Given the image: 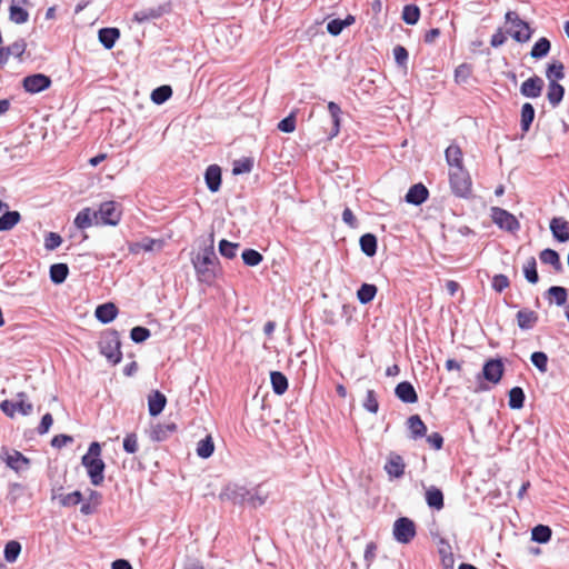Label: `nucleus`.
<instances>
[{
    "label": "nucleus",
    "mask_w": 569,
    "mask_h": 569,
    "mask_svg": "<svg viewBox=\"0 0 569 569\" xmlns=\"http://www.w3.org/2000/svg\"><path fill=\"white\" fill-rule=\"evenodd\" d=\"M191 262L196 271L198 281L212 284L217 279L221 268L219 259L214 251V233L211 232L199 251L191 257Z\"/></svg>",
    "instance_id": "1"
},
{
    "label": "nucleus",
    "mask_w": 569,
    "mask_h": 569,
    "mask_svg": "<svg viewBox=\"0 0 569 569\" xmlns=\"http://www.w3.org/2000/svg\"><path fill=\"white\" fill-rule=\"evenodd\" d=\"M101 446L99 442H91L88 452L82 456L81 463L86 468L90 482L100 486L104 480L106 463L100 458Z\"/></svg>",
    "instance_id": "2"
},
{
    "label": "nucleus",
    "mask_w": 569,
    "mask_h": 569,
    "mask_svg": "<svg viewBox=\"0 0 569 569\" xmlns=\"http://www.w3.org/2000/svg\"><path fill=\"white\" fill-rule=\"evenodd\" d=\"M503 363L501 359H489L485 362L481 372L476 377L477 386L475 392H485L491 389V385H497L503 376Z\"/></svg>",
    "instance_id": "3"
},
{
    "label": "nucleus",
    "mask_w": 569,
    "mask_h": 569,
    "mask_svg": "<svg viewBox=\"0 0 569 569\" xmlns=\"http://www.w3.org/2000/svg\"><path fill=\"white\" fill-rule=\"evenodd\" d=\"M99 351L111 365H118L122 360L120 335L114 329H108L101 333Z\"/></svg>",
    "instance_id": "4"
},
{
    "label": "nucleus",
    "mask_w": 569,
    "mask_h": 569,
    "mask_svg": "<svg viewBox=\"0 0 569 569\" xmlns=\"http://www.w3.org/2000/svg\"><path fill=\"white\" fill-rule=\"evenodd\" d=\"M449 183L452 193L462 199H468L472 193V181L469 172L463 167L449 169Z\"/></svg>",
    "instance_id": "5"
},
{
    "label": "nucleus",
    "mask_w": 569,
    "mask_h": 569,
    "mask_svg": "<svg viewBox=\"0 0 569 569\" xmlns=\"http://www.w3.org/2000/svg\"><path fill=\"white\" fill-rule=\"evenodd\" d=\"M94 211L97 213L96 226H118L122 216L121 206L116 201H104Z\"/></svg>",
    "instance_id": "6"
},
{
    "label": "nucleus",
    "mask_w": 569,
    "mask_h": 569,
    "mask_svg": "<svg viewBox=\"0 0 569 569\" xmlns=\"http://www.w3.org/2000/svg\"><path fill=\"white\" fill-rule=\"evenodd\" d=\"M505 18L506 22L511 24V28L508 30V33L517 42L523 43L530 40L533 30L530 28L528 22L520 19L519 14L516 11H508Z\"/></svg>",
    "instance_id": "7"
},
{
    "label": "nucleus",
    "mask_w": 569,
    "mask_h": 569,
    "mask_svg": "<svg viewBox=\"0 0 569 569\" xmlns=\"http://www.w3.org/2000/svg\"><path fill=\"white\" fill-rule=\"evenodd\" d=\"M0 459L17 473L28 470L31 465V460L28 457L18 450H10L6 446L0 449Z\"/></svg>",
    "instance_id": "8"
},
{
    "label": "nucleus",
    "mask_w": 569,
    "mask_h": 569,
    "mask_svg": "<svg viewBox=\"0 0 569 569\" xmlns=\"http://www.w3.org/2000/svg\"><path fill=\"white\" fill-rule=\"evenodd\" d=\"M392 533L397 542L407 545L416 537V525L410 518L400 517L393 523Z\"/></svg>",
    "instance_id": "9"
},
{
    "label": "nucleus",
    "mask_w": 569,
    "mask_h": 569,
    "mask_svg": "<svg viewBox=\"0 0 569 569\" xmlns=\"http://www.w3.org/2000/svg\"><path fill=\"white\" fill-rule=\"evenodd\" d=\"M491 219L495 224L505 231L515 233L520 229V222L518 219L512 213L502 208L492 207Z\"/></svg>",
    "instance_id": "10"
},
{
    "label": "nucleus",
    "mask_w": 569,
    "mask_h": 569,
    "mask_svg": "<svg viewBox=\"0 0 569 569\" xmlns=\"http://www.w3.org/2000/svg\"><path fill=\"white\" fill-rule=\"evenodd\" d=\"M17 398L18 401L3 400L0 403V409L9 418H13L17 411L23 416H28L33 410L32 403L27 401L26 392H19Z\"/></svg>",
    "instance_id": "11"
},
{
    "label": "nucleus",
    "mask_w": 569,
    "mask_h": 569,
    "mask_svg": "<svg viewBox=\"0 0 569 569\" xmlns=\"http://www.w3.org/2000/svg\"><path fill=\"white\" fill-rule=\"evenodd\" d=\"M249 489L237 483H230L226 486L219 493L221 501H229L233 505L243 506L247 503Z\"/></svg>",
    "instance_id": "12"
},
{
    "label": "nucleus",
    "mask_w": 569,
    "mask_h": 569,
    "mask_svg": "<svg viewBox=\"0 0 569 569\" xmlns=\"http://www.w3.org/2000/svg\"><path fill=\"white\" fill-rule=\"evenodd\" d=\"M52 81L43 73L27 76L22 81L23 89L29 93H39L50 88Z\"/></svg>",
    "instance_id": "13"
},
{
    "label": "nucleus",
    "mask_w": 569,
    "mask_h": 569,
    "mask_svg": "<svg viewBox=\"0 0 569 569\" xmlns=\"http://www.w3.org/2000/svg\"><path fill=\"white\" fill-rule=\"evenodd\" d=\"M385 471L390 478H401L405 475L406 463L403 458L395 452H389L385 465Z\"/></svg>",
    "instance_id": "14"
},
{
    "label": "nucleus",
    "mask_w": 569,
    "mask_h": 569,
    "mask_svg": "<svg viewBox=\"0 0 569 569\" xmlns=\"http://www.w3.org/2000/svg\"><path fill=\"white\" fill-rule=\"evenodd\" d=\"M545 81L539 76H532L520 86V93L526 98H538L541 96Z\"/></svg>",
    "instance_id": "15"
},
{
    "label": "nucleus",
    "mask_w": 569,
    "mask_h": 569,
    "mask_svg": "<svg viewBox=\"0 0 569 569\" xmlns=\"http://www.w3.org/2000/svg\"><path fill=\"white\" fill-rule=\"evenodd\" d=\"M406 426L408 429V438L417 441L419 439H422L426 437L427 433V426L422 421L419 415H412L410 416L407 421Z\"/></svg>",
    "instance_id": "16"
},
{
    "label": "nucleus",
    "mask_w": 569,
    "mask_h": 569,
    "mask_svg": "<svg viewBox=\"0 0 569 569\" xmlns=\"http://www.w3.org/2000/svg\"><path fill=\"white\" fill-rule=\"evenodd\" d=\"M204 181L210 192L216 193L221 188L222 171L218 164H210L204 172Z\"/></svg>",
    "instance_id": "17"
},
{
    "label": "nucleus",
    "mask_w": 569,
    "mask_h": 569,
    "mask_svg": "<svg viewBox=\"0 0 569 569\" xmlns=\"http://www.w3.org/2000/svg\"><path fill=\"white\" fill-rule=\"evenodd\" d=\"M550 231L553 238L559 242L569 240V222L562 217H555L550 220Z\"/></svg>",
    "instance_id": "18"
},
{
    "label": "nucleus",
    "mask_w": 569,
    "mask_h": 569,
    "mask_svg": "<svg viewBox=\"0 0 569 569\" xmlns=\"http://www.w3.org/2000/svg\"><path fill=\"white\" fill-rule=\"evenodd\" d=\"M396 397L405 403H416L418 395L415 387L409 381H401L395 388Z\"/></svg>",
    "instance_id": "19"
},
{
    "label": "nucleus",
    "mask_w": 569,
    "mask_h": 569,
    "mask_svg": "<svg viewBox=\"0 0 569 569\" xmlns=\"http://www.w3.org/2000/svg\"><path fill=\"white\" fill-rule=\"evenodd\" d=\"M429 197V191L427 187L422 183H416L408 190L405 199L408 203L420 206Z\"/></svg>",
    "instance_id": "20"
},
{
    "label": "nucleus",
    "mask_w": 569,
    "mask_h": 569,
    "mask_svg": "<svg viewBox=\"0 0 569 569\" xmlns=\"http://www.w3.org/2000/svg\"><path fill=\"white\" fill-rule=\"evenodd\" d=\"M178 427L174 422L157 423L151 428L150 438L152 441L162 442L177 431Z\"/></svg>",
    "instance_id": "21"
},
{
    "label": "nucleus",
    "mask_w": 569,
    "mask_h": 569,
    "mask_svg": "<svg viewBox=\"0 0 569 569\" xmlns=\"http://www.w3.org/2000/svg\"><path fill=\"white\" fill-rule=\"evenodd\" d=\"M517 325L521 330L532 329L539 320L536 311L529 309H521L516 315Z\"/></svg>",
    "instance_id": "22"
},
{
    "label": "nucleus",
    "mask_w": 569,
    "mask_h": 569,
    "mask_svg": "<svg viewBox=\"0 0 569 569\" xmlns=\"http://www.w3.org/2000/svg\"><path fill=\"white\" fill-rule=\"evenodd\" d=\"M166 405H167V398L162 392L154 390L149 395L148 409H149V415L151 417L159 416L163 411Z\"/></svg>",
    "instance_id": "23"
},
{
    "label": "nucleus",
    "mask_w": 569,
    "mask_h": 569,
    "mask_svg": "<svg viewBox=\"0 0 569 569\" xmlns=\"http://www.w3.org/2000/svg\"><path fill=\"white\" fill-rule=\"evenodd\" d=\"M96 318L103 325L110 323L118 316V308L113 302L99 305L96 308Z\"/></svg>",
    "instance_id": "24"
},
{
    "label": "nucleus",
    "mask_w": 569,
    "mask_h": 569,
    "mask_svg": "<svg viewBox=\"0 0 569 569\" xmlns=\"http://www.w3.org/2000/svg\"><path fill=\"white\" fill-rule=\"evenodd\" d=\"M97 220V213L93 209L87 207V208H83L81 209L74 220H73V223L74 226L80 229V230H84L91 226H96V221Z\"/></svg>",
    "instance_id": "25"
},
{
    "label": "nucleus",
    "mask_w": 569,
    "mask_h": 569,
    "mask_svg": "<svg viewBox=\"0 0 569 569\" xmlns=\"http://www.w3.org/2000/svg\"><path fill=\"white\" fill-rule=\"evenodd\" d=\"M119 38L120 31L118 28H101L98 32V39L107 50L112 49Z\"/></svg>",
    "instance_id": "26"
},
{
    "label": "nucleus",
    "mask_w": 569,
    "mask_h": 569,
    "mask_svg": "<svg viewBox=\"0 0 569 569\" xmlns=\"http://www.w3.org/2000/svg\"><path fill=\"white\" fill-rule=\"evenodd\" d=\"M540 261L545 264H550L556 272H562L563 266L560 261L559 253L550 248L543 249L539 254Z\"/></svg>",
    "instance_id": "27"
},
{
    "label": "nucleus",
    "mask_w": 569,
    "mask_h": 569,
    "mask_svg": "<svg viewBox=\"0 0 569 569\" xmlns=\"http://www.w3.org/2000/svg\"><path fill=\"white\" fill-rule=\"evenodd\" d=\"M359 244H360L361 251L367 257L371 258L377 253L378 240L373 233L368 232V233L362 234L359 239Z\"/></svg>",
    "instance_id": "28"
},
{
    "label": "nucleus",
    "mask_w": 569,
    "mask_h": 569,
    "mask_svg": "<svg viewBox=\"0 0 569 569\" xmlns=\"http://www.w3.org/2000/svg\"><path fill=\"white\" fill-rule=\"evenodd\" d=\"M26 0H12V3L9 8V19L17 24L26 23L29 20V12L17 4V2L20 3Z\"/></svg>",
    "instance_id": "29"
},
{
    "label": "nucleus",
    "mask_w": 569,
    "mask_h": 569,
    "mask_svg": "<svg viewBox=\"0 0 569 569\" xmlns=\"http://www.w3.org/2000/svg\"><path fill=\"white\" fill-rule=\"evenodd\" d=\"M446 160L450 169H456L458 167H463L462 160L463 154L458 144H450L445 152Z\"/></svg>",
    "instance_id": "30"
},
{
    "label": "nucleus",
    "mask_w": 569,
    "mask_h": 569,
    "mask_svg": "<svg viewBox=\"0 0 569 569\" xmlns=\"http://www.w3.org/2000/svg\"><path fill=\"white\" fill-rule=\"evenodd\" d=\"M328 111L330 113L331 121H332V128H331L329 138H333V137L338 136L340 132V121H341L342 110L338 103L330 101L328 103Z\"/></svg>",
    "instance_id": "31"
},
{
    "label": "nucleus",
    "mask_w": 569,
    "mask_h": 569,
    "mask_svg": "<svg viewBox=\"0 0 569 569\" xmlns=\"http://www.w3.org/2000/svg\"><path fill=\"white\" fill-rule=\"evenodd\" d=\"M426 502L430 508L441 510L445 506L442 491L439 488L431 486L426 491Z\"/></svg>",
    "instance_id": "32"
},
{
    "label": "nucleus",
    "mask_w": 569,
    "mask_h": 569,
    "mask_svg": "<svg viewBox=\"0 0 569 569\" xmlns=\"http://www.w3.org/2000/svg\"><path fill=\"white\" fill-rule=\"evenodd\" d=\"M565 96V88L559 82L550 81L548 83L547 99L556 108L560 104Z\"/></svg>",
    "instance_id": "33"
},
{
    "label": "nucleus",
    "mask_w": 569,
    "mask_h": 569,
    "mask_svg": "<svg viewBox=\"0 0 569 569\" xmlns=\"http://www.w3.org/2000/svg\"><path fill=\"white\" fill-rule=\"evenodd\" d=\"M508 406L510 409L519 410L525 406L526 395L521 387H513L508 393Z\"/></svg>",
    "instance_id": "34"
},
{
    "label": "nucleus",
    "mask_w": 569,
    "mask_h": 569,
    "mask_svg": "<svg viewBox=\"0 0 569 569\" xmlns=\"http://www.w3.org/2000/svg\"><path fill=\"white\" fill-rule=\"evenodd\" d=\"M270 381L272 386V390L276 395L281 396L288 390V379L280 371H271L270 372Z\"/></svg>",
    "instance_id": "35"
},
{
    "label": "nucleus",
    "mask_w": 569,
    "mask_h": 569,
    "mask_svg": "<svg viewBox=\"0 0 569 569\" xmlns=\"http://www.w3.org/2000/svg\"><path fill=\"white\" fill-rule=\"evenodd\" d=\"M69 274V267L67 263H54L50 267L49 276L50 280L54 284H61L66 281Z\"/></svg>",
    "instance_id": "36"
},
{
    "label": "nucleus",
    "mask_w": 569,
    "mask_h": 569,
    "mask_svg": "<svg viewBox=\"0 0 569 569\" xmlns=\"http://www.w3.org/2000/svg\"><path fill=\"white\" fill-rule=\"evenodd\" d=\"M535 108L531 103L526 102L521 107V114H520V127L523 132H528L533 120H535Z\"/></svg>",
    "instance_id": "37"
},
{
    "label": "nucleus",
    "mask_w": 569,
    "mask_h": 569,
    "mask_svg": "<svg viewBox=\"0 0 569 569\" xmlns=\"http://www.w3.org/2000/svg\"><path fill=\"white\" fill-rule=\"evenodd\" d=\"M551 49V42L546 37H542L536 41L533 47L531 48L530 56L533 59H542L548 56Z\"/></svg>",
    "instance_id": "38"
},
{
    "label": "nucleus",
    "mask_w": 569,
    "mask_h": 569,
    "mask_svg": "<svg viewBox=\"0 0 569 569\" xmlns=\"http://www.w3.org/2000/svg\"><path fill=\"white\" fill-rule=\"evenodd\" d=\"M163 14L161 7L142 9L133 14V21L143 23L153 19H158Z\"/></svg>",
    "instance_id": "39"
},
{
    "label": "nucleus",
    "mask_w": 569,
    "mask_h": 569,
    "mask_svg": "<svg viewBox=\"0 0 569 569\" xmlns=\"http://www.w3.org/2000/svg\"><path fill=\"white\" fill-rule=\"evenodd\" d=\"M377 292H378V289L375 284L362 283L357 291V298L360 303L367 305L375 299Z\"/></svg>",
    "instance_id": "40"
},
{
    "label": "nucleus",
    "mask_w": 569,
    "mask_h": 569,
    "mask_svg": "<svg viewBox=\"0 0 569 569\" xmlns=\"http://www.w3.org/2000/svg\"><path fill=\"white\" fill-rule=\"evenodd\" d=\"M547 79L553 82H558L565 78V66L561 61L556 60L548 64L546 69Z\"/></svg>",
    "instance_id": "41"
},
{
    "label": "nucleus",
    "mask_w": 569,
    "mask_h": 569,
    "mask_svg": "<svg viewBox=\"0 0 569 569\" xmlns=\"http://www.w3.org/2000/svg\"><path fill=\"white\" fill-rule=\"evenodd\" d=\"M552 531L549 526L538 525L531 531V540L538 543H547L551 539Z\"/></svg>",
    "instance_id": "42"
},
{
    "label": "nucleus",
    "mask_w": 569,
    "mask_h": 569,
    "mask_svg": "<svg viewBox=\"0 0 569 569\" xmlns=\"http://www.w3.org/2000/svg\"><path fill=\"white\" fill-rule=\"evenodd\" d=\"M21 220L18 211H7L0 217V231H9Z\"/></svg>",
    "instance_id": "43"
},
{
    "label": "nucleus",
    "mask_w": 569,
    "mask_h": 569,
    "mask_svg": "<svg viewBox=\"0 0 569 569\" xmlns=\"http://www.w3.org/2000/svg\"><path fill=\"white\" fill-rule=\"evenodd\" d=\"M214 451V443L211 436L201 439L197 445V455L202 459H208Z\"/></svg>",
    "instance_id": "44"
},
{
    "label": "nucleus",
    "mask_w": 569,
    "mask_h": 569,
    "mask_svg": "<svg viewBox=\"0 0 569 569\" xmlns=\"http://www.w3.org/2000/svg\"><path fill=\"white\" fill-rule=\"evenodd\" d=\"M253 158L246 157L238 160H234L232 163V173L234 176L249 173L253 168Z\"/></svg>",
    "instance_id": "45"
},
{
    "label": "nucleus",
    "mask_w": 569,
    "mask_h": 569,
    "mask_svg": "<svg viewBox=\"0 0 569 569\" xmlns=\"http://www.w3.org/2000/svg\"><path fill=\"white\" fill-rule=\"evenodd\" d=\"M240 244L237 242H231L226 239L220 240L218 249L219 253L227 259H233L237 257V251Z\"/></svg>",
    "instance_id": "46"
},
{
    "label": "nucleus",
    "mask_w": 569,
    "mask_h": 569,
    "mask_svg": "<svg viewBox=\"0 0 569 569\" xmlns=\"http://www.w3.org/2000/svg\"><path fill=\"white\" fill-rule=\"evenodd\" d=\"M523 274L528 282L536 284L539 281L537 271V261L535 257H530L523 266Z\"/></svg>",
    "instance_id": "47"
},
{
    "label": "nucleus",
    "mask_w": 569,
    "mask_h": 569,
    "mask_svg": "<svg viewBox=\"0 0 569 569\" xmlns=\"http://www.w3.org/2000/svg\"><path fill=\"white\" fill-rule=\"evenodd\" d=\"M420 18V9L416 4H406L402 10V20L410 26L416 24Z\"/></svg>",
    "instance_id": "48"
},
{
    "label": "nucleus",
    "mask_w": 569,
    "mask_h": 569,
    "mask_svg": "<svg viewBox=\"0 0 569 569\" xmlns=\"http://www.w3.org/2000/svg\"><path fill=\"white\" fill-rule=\"evenodd\" d=\"M546 295L553 298L557 306H563L567 301L568 291L565 287L552 286L547 290Z\"/></svg>",
    "instance_id": "49"
},
{
    "label": "nucleus",
    "mask_w": 569,
    "mask_h": 569,
    "mask_svg": "<svg viewBox=\"0 0 569 569\" xmlns=\"http://www.w3.org/2000/svg\"><path fill=\"white\" fill-rule=\"evenodd\" d=\"M172 96L170 86H160L151 92V100L157 104L164 103Z\"/></svg>",
    "instance_id": "50"
},
{
    "label": "nucleus",
    "mask_w": 569,
    "mask_h": 569,
    "mask_svg": "<svg viewBox=\"0 0 569 569\" xmlns=\"http://www.w3.org/2000/svg\"><path fill=\"white\" fill-rule=\"evenodd\" d=\"M241 258L243 263L248 267H256L263 260V256L254 249H244Z\"/></svg>",
    "instance_id": "51"
},
{
    "label": "nucleus",
    "mask_w": 569,
    "mask_h": 569,
    "mask_svg": "<svg viewBox=\"0 0 569 569\" xmlns=\"http://www.w3.org/2000/svg\"><path fill=\"white\" fill-rule=\"evenodd\" d=\"M21 552V545L16 540H11L4 546V559L8 562H14Z\"/></svg>",
    "instance_id": "52"
},
{
    "label": "nucleus",
    "mask_w": 569,
    "mask_h": 569,
    "mask_svg": "<svg viewBox=\"0 0 569 569\" xmlns=\"http://www.w3.org/2000/svg\"><path fill=\"white\" fill-rule=\"evenodd\" d=\"M530 360L532 365L541 372L548 370V356L543 351H535L531 353Z\"/></svg>",
    "instance_id": "53"
},
{
    "label": "nucleus",
    "mask_w": 569,
    "mask_h": 569,
    "mask_svg": "<svg viewBox=\"0 0 569 569\" xmlns=\"http://www.w3.org/2000/svg\"><path fill=\"white\" fill-rule=\"evenodd\" d=\"M82 499H83V496L79 490H76V491L67 493V495L59 496L60 505L63 507L77 506L82 501Z\"/></svg>",
    "instance_id": "54"
},
{
    "label": "nucleus",
    "mask_w": 569,
    "mask_h": 569,
    "mask_svg": "<svg viewBox=\"0 0 569 569\" xmlns=\"http://www.w3.org/2000/svg\"><path fill=\"white\" fill-rule=\"evenodd\" d=\"M362 406L367 411H369L371 413L378 412L379 402H378V398H377L375 390H371V389L367 390L366 398L363 400Z\"/></svg>",
    "instance_id": "55"
},
{
    "label": "nucleus",
    "mask_w": 569,
    "mask_h": 569,
    "mask_svg": "<svg viewBox=\"0 0 569 569\" xmlns=\"http://www.w3.org/2000/svg\"><path fill=\"white\" fill-rule=\"evenodd\" d=\"M472 73V67L469 63H461L455 70V80L458 83L467 82Z\"/></svg>",
    "instance_id": "56"
},
{
    "label": "nucleus",
    "mask_w": 569,
    "mask_h": 569,
    "mask_svg": "<svg viewBox=\"0 0 569 569\" xmlns=\"http://www.w3.org/2000/svg\"><path fill=\"white\" fill-rule=\"evenodd\" d=\"M150 330L142 326L133 327L130 331V338L134 343H142L150 337Z\"/></svg>",
    "instance_id": "57"
},
{
    "label": "nucleus",
    "mask_w": 569,
    "mask_h": 569,
    "mask_svg": "<svg viewBox=\"0 0 569 569\" xmlns=\"http://www.w3.org/2000/svg\"><path fill=\"white\" fill-rule=\"evenodd\" d=\"M268 496L261 495L258 489L251 491L249 490V495L247 498V505L251 508H258L266 503Z\"/></svg>",
    "instance_id": "58"
},
{
    "label": "nucleus",
    "mask_w": 569,
    "mask_h": 569,
    "mask_svg": "<svg viewBox=\"0 0 569 569\" xmlns=\"http://www.w3.org/2000/svg\"><path fill=\"white\" fill-rule=\"evenodd\" d=\"M139 449L138 437L134 432L128 433L123 439V450L127 453H136Z\"/></svg>",
    "instance_id": "59"
},
{
    "label": "nucleus",
    "mask_w": 569,
    "mask_h": 569,
    "mask_svg": "<svg viewBox=\"0 0 569 569\" xmlns=\"http://www.w3.org/2000/svg\"><path fill=\"white\" fill-rule=\"evenodd\" d=\"M62 243V238L57 232H48L44 237V248L49 251L56 250Z\"/></svg>",
    "instance_id": "60"
},
{
    "label": "nucleus",
    "mask_w": 569,
    "mask_h": 569,
    "mask_svg": "<svg viewBox=\"0 0 569 569\" xmlns=\"http://www.w3.org/2000/svg\"><path fill=\"white\" fill-rule=\"evenodd\" d=\"M393 57L398 66L407 67L409 53L403 46L398 44L393 48Z\"/></svg>",
    "instance_id": "61"
},
{
    "label": "nucleus",
    "mask_w": 569,
    "mask_h": 569,
    "mask_svg": "<svg viewBox=\"0 0 569 569\" xmlns=\"http://www.w3.org/2000/svg\"><path fill=\"white\" fill-rule=\"evenodd\" d=\"M9 49L10 56H14L16 58H21L22 54L26 52L27 49V42L24 39H18L10 46H7Z\"/></svg>",
    "instance_id": "62"
},
{
    "label": "nucleus",
    "mask_w": 569,
    "mask_h": 569,
    "mask_svg": "<svg viewBox=\"0 0 569 569\" xmlns=\"http://www.w3.org/2000/svg\"><path fill=\"white\" fill-rule=\"evenodd\" d=\"M278 129L286 133H291L296 129V117L293 113H290L288 117L283 118L278 123Z\"/></svg>",
    "instance_id": "63"
},
{
    "label": "nucleus",
    "mask_w": 569,
    "mask_h": 569,
    "mask_svg": "<svg viewBox=\"0 0 569 569\" xmlns=\"http://www.w3.org/2000/svg\"><path fill=\"white\" fill-rule=\"evenodd\" d=\"M510 284V281L507 276L505 274H496L492 278L491 286L497 292H502L505 289H507Z\"/></svg>",
    "instance_id": "64"
}]
</instances>
